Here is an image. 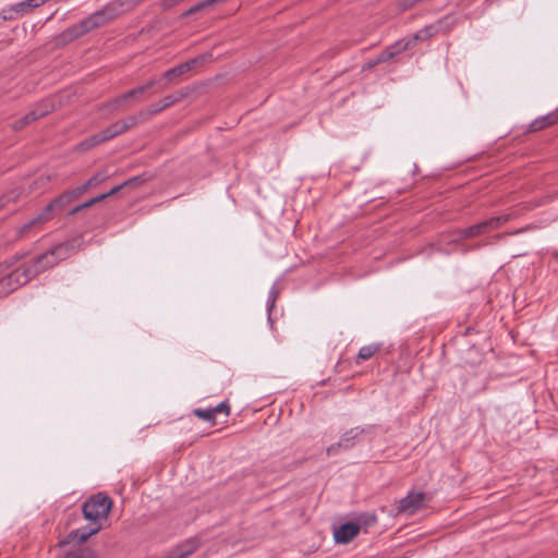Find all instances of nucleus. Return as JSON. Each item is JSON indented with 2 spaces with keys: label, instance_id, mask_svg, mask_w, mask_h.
<instances>
[{
  "label": "nucleus",
  "instance_id": "nucleus-1",
  "mask_svg": "<svg viewBox=\"0 0 558 558\" xmlns=\"http://www.w3.org/2000/svg\"><path fill=\"white\" fill-rule=\"evenodd\" d=\"M80 238L60 243L49 251L38 255L32 264H23L19 267L27 275V282L38 276L40 272L53 267L60 260L68 258L72 253L81 247Z\"/></svg>",
  "mask_w": 558,
  "mask_h": 558
},
{
  "label": "nucleus",
  "instance_id": "nucleus-2",
  "mask_svg": "<svg viewBox=\"0 0 558 558\" xmlns=\"http://www.w3.org/2000/svg\"><path fill=\"white\" fill-rule=\"evenodd\" d=\"M80 238L60 243L49 251L38 255L32 264H23L19 267L27 275V282L38 276L40 272L53 267L60 260L68 258L72 253L81 247Z\"/></svg>",
  "mask_w": 558,
  "mask_h": 558
},
{
  "label": "nucleus",
  "instance_id": "nucleus-3",
  "mask_svg": "<svg viewBox=\"0 0 558 558\" xmlns=\"http://www.w3.org/2000/svg\"><path fill=\"white\" fill-rule=\"evenodd\" d=\"M82 194L76 192V189L66 191L57 198H54L46 208L35 218L27 223L23 225L20 229L21 235L31 232L32 229L40 227L46 221L52 218L53 210H61L71 204L74 199L78 198Z\"/></svg>",
  "mask_w": 558,
  "mask_h": 558
},
{
  "label": "nucleus",
  "instance_id": "nucleus-4",
  "mask_svg": "<svg viewBox=\"0 0 558 558\" xmlns=\"http://www.w3.org/2000/svg\"><path fill=\"white\" fill-rule=\"evenodd\" d=\"M112 506V500L105 494L98 493L83 504V513L86 520L96 524L107 518Z\"/></svg>",
  "mask_w": 558,
  "mask_h": 558
},
{
  "label": "nucleus",
  "instance_id": "nucleus-5",
  "mask_svg": "<svg viewBox=\"0 0 558 558\" xmlns=\"http://www.w3.org/2000/svg\"><path fill=\"white\" fill-rule=\"evenodd\" d=\"M27 283V275L17 266H0V298Z\"/></svg>",
  "mask_w": 558,
  "mask_h": 558
},
{
  "label": "nucleus",
  "instance_id": "nucleus-6",
  "mask_svg": "<svg viewBox=\"0 0 558 558\" xmlns=\"http://www.w3.org/2000/svg\"><path fill=\"white\" fill-rule=\"evenodd\" d=\"M426 495L421 492H410L404 498L400 499L397 506L398 513L412 515L424 508Z\"/></svg>",
  "mask_w": 558,
  "mask_h": 558
},
{
  "label": "nucleus",
  "instance_id": "nucleus-7",
  "mask_svg": "<svg viewBox=\"0 0 558 558\" xmlns=\"http://www.w3.org/2000/svg\"><path fill=\"white\" fill-rule=\"evenodd\" d=\"M454 24V19L452 16H446L435 24L427 25L426 27L420 29L413 35V40L424 41L432 36L438 33H447L451 29Z\"/></svg>",
  "mask_w": 558,
  "mask_h": 558
},
{
  "label": "nucleus",
  "instance_id": "nucleus-8",
  "mask_svg": "<svg viewBox=\"0 0 558 558\" xmlns=\"http://www.w3.org/2000/svg\"><path fill=\"white\" fill-rule=\"evenodd\" d=\"M508 220V216H498L493 217L487 220H484L482 222H478L476 225H473L469 228H465L461 231V235L463 238H472L476 236L478 234L485 233L489 230H494L498 227H500L502 223H505Z\"/></svg>",
  "mask_w": 558,
  "mask_h": 558
},
{
  "label": "nucleus",
  "instance_id": "nucleus-9",
  "mask_svg": "<svg viewBox=\"0 0 558 558\" xmlns=\"http://www.w3.org/2000/svg\"><path fill=\"white\" fill-rule=\"evenodd\" d=\"M193 414L206 422L211 423V425L216 424V416L218 414H223L225 416H229L230 414V407L228 401H222L218 405L209 409H195L193 410Z\"/></svg>",
  "mask_w": 558,
  "mask_h": 558
},
{
  "label": "nucleus",
  "instance_id": "nucleus-10",
  "mask_svg": "<svg viewBox=\"0 0 558 558\" xmlns=\"http://www.w3.org/2000/svg\"><path fill=\"white\" fill-rule=\"evenodd\" d=\"M360 532V525L354 522H347L341 524L333 531V537L338 544H348L351 542Z\"/></svg>",
  "mask_w": 558,
  "mask_h": 558
},
{
  "label": "nucleus",
  "instance_id": "nucleus-11",
  "mask_svg": "<svg viewBox=\"0 0 558 558\" xmlns=\"http://www.w3.org/2000/svg\"><path fill=\"white\" fill-rule=\"evenodd\" d=\"M199 546L196 537H191L177 547H174L165 558H186L192 555Z\"/></svg>",
  "mask_w": 558,
  "mask_h": 558
},
{
  "label": "nucleus",
  "instance_id": "nucleus-12",
  "mask_svg": "<svg viewBox=\"0 0 558 558\" xmlns=\"http://www.w3.org/2000/svg\"><path fill=\"white\" fill-rule=\"evenodd\" d=\"M204 61H205L204 57L191 59L178 66L171 68L168 71H166L163 74V77L171 82V81L175 80L177 77L191 71L192 69H194L196 65L203 63Z\"/></svg>",
  "mask_w": 558,
  "mask_h": 558
},
{
  "label": "nucleus",
  "instance_id": "nucleus-13",
  "mask_svg": "<svg viewBox=\"0 0 558 558\" xmlns=\"http://www.w3.org/2000/svg\"><path fill=\"white\" fill-rule=\"evenodd\" d=\"M156 84V81L151 80L149 82H147L146 84L142 85V86H138L134 89H131L129 90L128 93L117 97L113 101H111L108 106L112 109V110H116L118 109L124 101H126L128 99L130 98H133V97H136V96H140L142 94H144L146 90H148L149 88H151L154 85Z\"/></svg>",
  "mask_w": 558,
  "mask_h": 558
},
{
  "label": "nucleus",
  "instance_id": "nucleus-14",
  "mask_svg": "<svg viewBox=\"0 0 558 558\" xmlns=\"http://www.w3.org/2000/svg\"><path fill=\"white\" fill-rule=\"evenodd\" d=\"M185 96H186V94L181 93V92L178 94L168 95V96L163 97L161 100H159L158 102L150 105V107L148 108V113L150 116L157 114V113L163 111L165 109L169 108L170 106L177 104Z\"/></svg>",
  "mask_w": 558,
  "mask_h": 558
},
{
  "label": "nucleus",
  "instance_id": "nucleus-15",
  "mask_svg": "<svg viewBox=\"0 0 558 558\" xmlns=\"http://www.w3.org/2000/svg\"><path fill=\"white\" fill-rule=\"evenodd\" d=\"M556 123H558V108L546 116L535 119L530 124V131L537 132Z\"/></svg>",
  "mask_w": 558,
  "mask_h": 558
},
{
  "label": "nucleus",
  "instance_id": "nucleus-16",
  "mask_svg": "<svg viewBox=\"0 0 558 558\" xmlns=\"http://www.w3.org/2000/svg\"><path fill=\"white\" fill-rule=\"evenodd\" d=\"M48 112L47 109H35L31 111L29 113L25 114L22 119L14 122L13 128L15 130H21L24 126L28 125L29 123L38 120L39 118L46 116Z\"/></svg>",
  "mask_w": 558,
  "mask_h": 558
},
{
  "label": "nucleus",
  "instance_id": "nucleus-17",
  "mask_svg": "<svg viewBox=\"0 0 558 558\" xmlns=\"http://www.w3.org/2000/svg\"><path fill=\"white\" fill-rule=\"evenodd\" d=\"M364 432L361 427H353L343 433L339 440V446H343V449H349L354 446L360 435Z\"/></svg>",
  "mask_w": 558,
  "mask_h": 558
},
{
  "label": "nucleus",
  "instance_id": "nucleus-18",
  "mask_svg": "<svg viewBox=\"0 0 558 558\" xmlns=\"http://www.w3.org/2000/svg\"><path fill=\"white\" fill-rule=\"evenodd\" d=\"M126 131V124L122 123V121H117L113 124H111L109 128L104 130V138L107 141L116 137L119 134H122Z\"/></svg>",
  "mask_w": 558,
  "mask_h": 558
},
{
  "label": "nucleus",
  "instance_id": "nucleus-19",
  "mask_svg": "<svg viewBox=\"0 0 558 558\" xmlns=\"http://www.w3.org/2000/svg\"><path fill=\"white\" fill-rule=\"evenodd\" d=\"M107 175L102 172H98L87 180L83 185L76 187V192L84 194L88 189L98 185L106 180Z\"/></svg>",
  "mask_w": 558,
  "mask_h": 558
},
{
  "label": "nucleus",
  "instance_id": "nucleus-20",
  "mask_svg": "<svg viewBox=\"0 0 558 558\" xmlns=\"http://www.w3.org/2000/svg\"><path fill=\"white\" fill-rule=\"evenodd\" d=\"M107 140L104 138V132H99L97 134H94L92 135L90 137L86 138L85 141H83L80 146L82 149H89V148H93L104 142H106Z\"/></svg>",
  "mask_w": 558,
  "mask_h": 558
},
{
  "label": "nucleus",
  "instance_id": "nucleus-21",
  "mask_svg": "<svg viewBox=\"0 0 558 558\" xmlns=\"http://www.w3.org/2000/svg\"><path fill=\"white\" fill-rule=\"evenodd\" d=\"M379 350V347L376 344H369L362 347L357 354V363L360 361H366L371 359L377 351Z\"/></svg>",
  "mask_w": 558,
  "mask_h": 558
},
{
  "label": "nucleus",
  "instance_id": "nucleus-22",
  "mask_svg": "<svg viewBox=\"0 0 558 558\" xmlns=\"http://www.w3.org/2000/svg\"><path fill=\"white\" fill-rule=\"evenodd\" d=\"M19 197V193L16 191H12L7 195H3L0 198V208L4 207L7 203L11 201H15Z\"/></svg>",
  "mask_w": 558,
  "mask_h": 558
},
{
  "label": "nucleus",
  "instance_id": "nucleus-23",
  "mask_svg": "<svg viewBox=\"0 0 558 558\" xmlns=\"http://www.w3.org/2000/svg\"><path fill=\"white\" fill-rule=\"evenodd\" d=\"M105 199V196H96L94 198H90L89 201L83 203L80 205V208L83 210V209H86V208H89L90 206L101 202Z\"/></svg>",
  "mask_w": 558,
  "mask_h": 558
},
{
  "label": "nucleus",
  "instance_id": "nucleus-24",
  "mask_svg": "<svg viewBox=\"0 0 558 558\" xmlns=\"http://www.w3.org/2000/svg\"><path fill=\"white\" fill-rule=\"evenodd\" d=\"M340 449H343V446H339V441L337 444H333L327 448V456H335L337 454Z\"/></svg>",
  "mask_w": 558,
  "mask_h": 558
},
{
  "label": "nucleus",
  "instance_id": "nucleus-25",
  "mask_svg": "<svg viewBox=\"0 0 558 558\" xmlns=\"http://www.w3.org/2000/svg\"><path fill=\"white\" fill-rule=\"evenodd\" d=\"M121 121H122V123L126 124V131L130 128L134 126L136 124V122H137L135 117H129V118H126L124 120H121Z\"/></svg>",
  "mask_w": 558,
  "mask_h": 558
},
{
  "label": "nucleus",
  "instance_id": "nucleus-26",
  "mask_svg": "<svg viewBox=\"0 0 558 558\" xmlns=\"http://www.w3.org/2000/svg\"><path fill=\"white\" fill-rule=\"evenodd\" d=\"M126 184V182L124 183V185ZM123 184L122 185H118V186H114L112 187L109 192L105 193V194H101L100 196H105V199L109 196H112L114 195L116 193H118L121 189H122Z\"/></svg>",
  "mask_w": 558,
  "mask_h": 558
},
{
  "label": "nucleus",
  "instance_id": "nucleus-27",
  "mask_svg": "<svg viewBox=\"0 0 558 558\" xmlns=\"http://www.w3.org/2000/svg\"><path fill=\"white\" fill-rule=\"evenodd\" d=\"M197 12H199V11L196 9V4H195V5L191 7L189 10H186V11L182 14V16H183V17H187V16H190V15H192V14L197 13Z\"/></svg>",
  "mask_w": 558,
  "mask_h": 558
},
{
  "label": "nucleus",
  "instance_id": "nucleus-28",
  "mask_svg": "<svg viewBox=\"0 0 558 558\" xmlns=\"http://www.w3.org/2000/svg\"><path fill=\"white\" fill-rule=\"evenodd\" d=\"M82 209L80 208V205L74 207L71 211H70V215H75L77 214L78 211H81Z\"/></svg>",
  "mask_w": 558,
  "mask_h": 558
},
{
  "label": "nucleus",
  "instance_id": "nucleus-29",
  "mask_svg": "<svg viewBox=\"0 0 558 558\" xmlns=\"http://www.w3.org/2000/svg\"><path fill=\"white\" fill-rule=\"evenodd\" d=\"M553 256L555 257L556 260H558V250L553 253Z\"/></svg>",
  "mask_w": 558,
  "mask_h": 558
},
{
  "label": "nucleus",
  "instance_id": "nucleus-30",
  "mask_svg": "<svg viewBox=\"0 0 558 558\" xmlns=\"http://www.w3.org/2000/svg\"><path fill=\"white\" fill-rule=\"evenodd\" d=\"M409 45H410V41H409V43H407V44H404V45H403V47H402V49H407V48L409 47Z\"/></svg>",
  "mask_w": 558,
  "mask_h": 558
}]
</instances>
